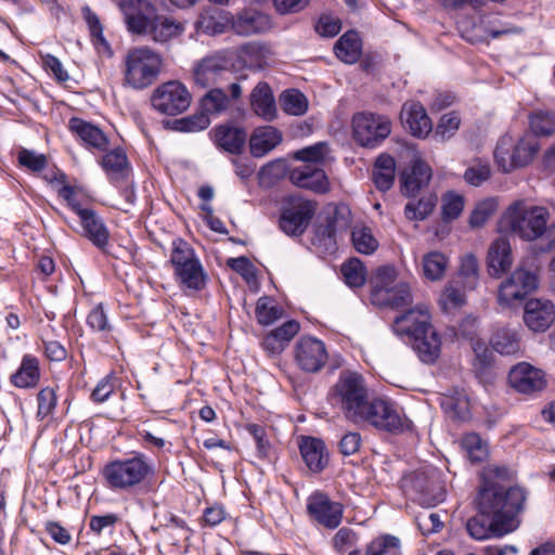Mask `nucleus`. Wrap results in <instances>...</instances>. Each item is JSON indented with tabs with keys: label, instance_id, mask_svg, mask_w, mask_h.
Listing matches in <instances>:
<instances>
[{
	"label": "nucleus",
	"instance_id": "1",
	"mask_svg": "<svg viewBox=\"0 0 555 555\" xmlns=\"http://www.w3.org/2000/svg\"><path fill=\"white\" fill-rule=\"evenodd\" d=\"M127 30L132 35L146 37L158 44H167L180 38L185 23L157 12L147 0H117L116 2Z\"/></svg>",
	"mask_w": 555,
	"mask_h": 555
},
{
	"label": "nucleus",
	"instance_id": "2",
	"mask_svg": "<svg viewBox=\"0 0 555 555\" xmlns=\"http://www.w3.org/2000/svg\"><path fill=\"white\" fill-rule=\"evenodd\" d=\"M526 491L518 486L483 481L476 498L477 509L488 513L501 528L512 532L519 526V514L525 509Z\"/></svg>",
	"mask_w": 555,
	"mask_h": 555
},
{
	"label": "nucleus",
	"instance_id": "3",
	"mask_svg": "<svg viewBox=\"0 0 555 555\" xmlns=\"http://www.w3.org/2000/svg\"><path fill=\"white\" fill-rule=\"evenodd\" d=\"M511 231L524 241H535L546 234L551 244H555V223L547 228L550 212L545 207L516 201L504 214Z\"/></svg>",
	"mask_w": 555,
	"mask_h": 555
},
{
	"label": "nucleus",
	"instance_id": "4",
	"mask_svg": "<svg viewBox=\"0 0 555 555\" xmlns=\"http://www.w3.org/2000/svg\"><path fill=\"white\" fill-rule=\"evenodd\" d=\"M153 474V465L143 453H137L132 457L111 461L101 469L105 487L112 491L119 492L134 490Z\"/></svg>",
	"mask_w": 555,
	"mask_h": 555
},
{
	"label": "nucleus",
	"instance_id": "5",
	"mask_svg": "<svg viewBox=\"0 0 555 555\" xmlns=\"http://www.w3.org/2000/svg\"><path fill=\"white\" fill-rule=\"evenodd\" d=\"M122 63L124 85L134 90H143L157 80L163 59L149 47H137L128 50Z\"/></svg>",
	"mask_w": 555,
	"mask_h": 555
},
{
	"label": "nucleus",
	"instance_id": "6",
	"mask_svg": "<svg viewBox=\"0 0 555 555\" xmlns=\"http://www.w3.org/2000/svg\"><path fill=\"white\" fill-rule=\"evenodd\" d=\"M352 423H365L391 434H400L411 426L410 420L397 404L382 398L369 400Z\"/></svg>",
	"mask_w": 555,
	"mask_h": 555
},
{
	"label": "nucleus",
	"instance_id": "7",
	"mask_svg": "<svg viewBox=\"0 0 555 555\" xmlns=\"http://www.w3.org/2000/svg\"><path fill=\"white\" fill-rule=\"evenodd\" d=\"M333 398L346 418L353 422L370 400L364 378L356 372H341L333 387Z\"/></svg>",
	"mask_w": 555,
	"mask_h": 555
},
{
	"label": "nucleus",
	"instance_id": "8",
	"mask_svg": "<svg viewBox=\"0 0 555 555\" xmlns=\"http://www.w3.org/2000/svg\"><path fill=\"white\" fill-rule=\"evenodd\" d=\"M539 150V143L534 135L527 133L514 145L511 135L500 138L494 150V158L504 172L514 168L525 167L530 164Z\"/></svg>",
	"mask_w": 555,
	"mask_h": 555
},
{
	"label": "nucleus",
	"instance_id": "9",
	"mask_svg": "<svg viewBox=\"0 0 555 555\" xmlns=\"http://www.w3.org/2000/svg\"><path fill=\"white\" fill-rule=\"evenodd\" d=\"M318 204L302 196L292 195L285 198L280 216V228L289 236H300L315 215Z\"/></svg>",
	"mask_w": 555,
	"mask_h": 555
},
{
	"label": "nucleus",
	"instance_id": "10",
	"mask_svg": "<svg viewBox=\"0 0 555 555\" xmlns=\"http://www.w3.org/2000/svg\"><path fill=\"white\" fill-rule=\"evenodd\" d=\"M246 79L245 75L234 76L231 83L207 89L199 100V108L208 117L220 116L233 107L240 109L243 95L242 82Z\"/></svg>",
	"mask_w": 555,
	"mask_h": 555
},
{
	"label": "nucleus",
	"instance_id": "11",
	"mask_svg": "<svg viewBox=\"0 0 555 555\" xmlns=\"http://www.w3.org/2000/svg\"><path fill=\"white\" fill-rule=\"evenodd\" d=\"M233 73L228 66L224 53L207 55L196 62L192 70V80L196 88L207 90L233 82Z\"/></svg>",
	"mask_w": 555,
	"mask_h": 555
},
{
	"label": "nucleus",
	"instance_id": "12",
	"mask_svg": "<svg viewBox=\"0 0 555 555\" xmlns=\"http://www.w3.org/2000/svg\"><path fill=\"white\" fill-rule=\"evenodd\" d=\"M391 132V121L384 115L358 113L352 118L354 140L364 147L379 145Z\"/></svg>",
	"mask_w": 555,
	"mask_h": 555
},
{
	"label": "nucleus",
	"instance_id": "13",
	"mask_svg": "<svg viewBox=\"0 0 555 555\" xmlns=\"http://www.w3.org/2000/svg\"><path fill=\"white\" fill-rule=\"evenodd\" d=\"M192 101L186 87L177 80H170L158 86L152 93V106L164 115L175 116L185 112Z\"/></svg>",
	"mask_w": 555,
	"mask_h": 555
},
{
	"label": "nucleus",
	"instance_id": "14",
	"mask_svg": "<svg viewBox=\"0 0 555 555\" xmlns=\"http://www.w3.org/2000/svg\"><path fill=\"white\" fill-rule=\"evenodd\" d=\"M537 285V275L531 270L519 267L501 284L498 301L503 307H509L515 301L522 300Z\"/></svg>",
	"mask_w": 555,
	"mask_h": 555
},
{
	"label": "nucleus",
	"instance_id": "15",
	"mask_svg": "<svg viewBox=\"0 0 555 555\" xmlns=\"http://www.w3.org/2000/svg\"><path fill=\"white\" fill-rule=\"evenodd\" d=\"M307 511L318 524L328 529H335L343 520L344 506L332 501L326 494L315 492L308 499Z\"/></svg>",
	"mask_w": 555,
	"mask_h": 555
},
{
	"label": "nucleus",
	"instance_id": "16",
	"mask_svg": "<svg viewBox=\"0 0 555 555\" xmlns=\"http://www.w3.org/2000/svg\"><path fill=\"white\" fill-rule=\"evenodd\" d=\"M272 27L270 15L255 8H247L232 15V30L242 37L266 34Z\"/></svg>",
	"mask_w": 555,
	"mask_h": 555
},
{
	"label": "nucleus",
	"instance_id": "17",
	"mask_svg": "<svg viewBox=\"0 0 555 555\" xmlns=\"http://www.w3.org/2000/svg\"><path fill=\"white\" fill-rule=\"evenodd\" d=\"M509 385L520 393L533 395L546 386L544 373L527 362L512 367L508 374Z\"/></svg>",
	"mask_w": 555,
	"mask_h": 555
},
{
	"label": "nucleus",
	"instance_id": "18",
	"mask_svg": "<svg viewBox=\"0 0 555 555\" xmlns=\"http://www.w3.org/2000/svg\"><path fill=\"white\" fill-rule=\"evenodd\" d=\"M327 352L324 344L312 337H302L296 345V361L301 370L315 373L326 363Z\"/></svg>",
	"mask_w": 555,
	"mask_h": 555
},
{
	"label": "nucleus",
	"instance_id": "19",
	"mask_svg": "<svg viewBox=\"0 0 555 555\" xmlns=\"http://www.w3.org/2000/svg\"><path fill=\"white\" fill-rule=\"evenodd\" d=\"M431 326L430 314L426 307L417 306L398 315L392 328L396 334L414 339L416 336L426 333Z\"/></svg>",
	"mask_w": 555,
	"mask_h": 555
},
{
	"label": "nucleus",
	"instance_id": "20",
	"mask_svg": "<svg viewBox=\"0 0 555 555\" xmlns=\"http://www.w3.org/2000/svg\"><path fill=\"white\" fill-rule=\"evenodd\" d=\"M555 320V306L548 299L532 298L525 305L524 321L533 332H544Z\"/></svg>",
	"mask_w": 555,
	"mask_h": 555
},
{
	"label": "nucleus",
	"instance_id": "21",
	"mask_svg": "<svg viewBox=\"0 0 555 555\" xmlns=\"http://www.w3.org/2000/svg\"><path fill=\"white\" fill-rule=\"evenodd\" d=\"M82 235L102 253L108 254L109 231L103 219L92 209L79 211Z\"/></svg>",
	"mask_w": 555,
	"mask_h": 555
},
{
	"label": "nucleus",
	"instance_id": "22",
	"mask_svg": "<svg viewBox=\"0 0 555 555\" xmlns=\"http://www.w3.org/2000/svg\"><path fill=\"white\" fill-rule=\"evenodd\" d=\"M431 168L423 160L416 159L400 175L402 193L408 197L416 196L431 179Z\"/></svg>",
	"mask_w": 555,
	"mask_h": 555
},
{
	"label": "nucleus",
	"instance_id": "23",
	"mask_svg": "<svg viewBox=\"0 0 555 555\" xmlns=\"http://www.w3.org/2000/svg\"><path fill=\"white\" fill-rule=\"evenodd\" d=\"M291 182L301 189L317 193L328 191V179L323 169L311 164H304L289 172Z\"/></svg>",
	"mask_w": 555,
	"mask_h": 555
},
{
	"label": "nucleus",
	"instance_id": "24",
	"mask_svg": "<svg viewBox=\"0 0 555 555\" xmlns=\"http://www.w3.org/2000/svg\"><path fill=\"white\" fill-rule=\"evenodd\" d=\"M214 143L230 154H240L247 140V132L231 124L216 126L209 132Z\"/></svg>",
	"mask_w": 555,
	"mask_h": 555
},
{
	"label": "nucleus",
	"instance_id": "25",
	"mask_svg": "<svg viewBox=\"0 0 555 555\" xmlns=\"http://www.w3.org/2000/svg\"><path fill=\"white\" fill-rule=\"evenodd\" d=\"M400 116L411 134L416 138L424 139L433 130V122L424 106L418 102L404 103Z\"/></svg>",
	"mask_w": 555,
	"mask_h": 555
},
{
	"label": "nucleus",
	"instance_id": "26",
	"mask_svg": "<svg viewBox=\"0 0 555 555\" xmlns=\"http://www.w3.org/2000/svg\"><path fill=\"white\" fill-rule=\"evenodd\" d=\"M299 450L301 457L312 473L322 472L328 463V454L324 442L318 438L304 437Z\"/></svg>",
	"mask_w": 555,
	"mask_h": 555
},
{
	"label": "nucleus",
	"instance_id": "27",
	"mask_svg": "<svg viewBox=\"0 0 555 555\" xmlns=\"http://www.w3.org/2000/svg\"><path fill=\"white\" fill-rule=\"evenodd\" d=\"M69 130L89 147L105 151L108 146L106 134L95 125L81 118L73 117L68 122Z\"/></svg>",
	"mask_w": 555,
	"mask_h": 555
},
{
	"label": "nucleus",
	"instance_id": "28",
	"mask_svg": "<svg viewBox=\"0 0 555 555\" xmlns=\"http://www.w3.org/2000/svg\"><path fill=\"white\" fill-rule=\"evenodd\" d=\"M196 28L207 35H219L232 29V15L218 8L205 9L196 21Z\"/></svg>",
	"mask_w": 555,
	"mask_h": 555
},
{
	"label": "nucleus",
	"instance_id": "29",
	"mask_svg": "<svg viewBox=\"0 0 555 555\" xmlns=\"http://www.w3.org/2000/svg\"><path fill=\"white\" fill-rule=\"evenodd\" d=\"M250 106L256 115L271 121L276 116L275 100L268 82L260 81L250 93Z\"/></svg>",
	"mask_w": 555,
	"mask_h": 555
},
{
	"label": "nucleus",
	"instance_id": "30",
	"mask_svg": "<svg viewBox=\"0 0 555 555\" xmlns=\"http://www.w3.org/2000/svg\"><path fill=\"white\" fill-rule=\"evenodd\" d=\"M282 142V132L272 126L258 127L249 139L250 153L262 157Z\"/></svg>",
	"mask_w": 555,
	"mask_h": 555
},
{
	"label": "nucleus",
	"instance_id": "31",
	"mask_svg": "<svg viewBox=\"0 0 555 555\" xmlns=\"http://www.w3.org/2000/svg\"><path fill=\"white\" fill-rule=\"evenodd\" d=\"M40 376L39 360L33 354H25L18 369L10 376V382L16 388H34L38 385Z\"/></svg>",
	"mask_w": 555,
	"mask_h": 555
},
{
	"label": "nucleus",
	"instance_id": "32",
	"mask_svg": "<svg viewBox=\"0 0 555 555\" xmlns=\"http://www.w3.org/2000/svg\"><path fill=\"white\" fill-rule=\"evenodd\" d=\"M495 524V519L490 517L488 513L478 511V514L470 517L466 522L468 534L475 540H485L491 537H502L509 533Z\"/></svg>",
	"mask_w": 555,
	"mask_h": 555
},
{
	"label": "nucleus",
	"instance_id": "33",
	"mask_svg": "<svg viewBox=\"0 0 555 555\" xmlns=\"http://www.w3.org/2000/svg\"><path fill=\"white\" fill-rule=\"evenodd\" d=\"M512 264L511 245L505 238L495 240L488 251V271L492 276H500Z\"/></svg>",
	"mask_w": 555,
	"mask_h": 555
},
{
	"label": "nucleus",
	"instance_id": "34",
	"mask_svg": "<svg viewBox=\"0 0 555 555\" xmlns=\"http://www.w3.org/2000/svg\"><path fill=\"white\" fill-rule=\"evenodd\" d=\"M412 347L424 363H434L441 351V339L431 326L426 333L412 339Z\"/></svg>",
	"mask_w": 555,
	"mask_h": 555
},
{
	"label": "nucleus",
	"instance_id": "35",
	"mask_svg": "<svg viewBox=\"0 0 555 555\" xmlns=\"http://www.w3.org/2000/svg\"><path fill=\"white\" fill-rule=\"evenodd\" d=\"M335 55L347 64H354L361 56L362 42L359 34L354 30L345 33L334 46Z\"/></svg>",
	"mask_w": 555,
	"mask_h": 555
},
{
	"label": "nucleus",
	"instance_id": "36",
	"mask_svg": "<svg viewBox=\"0 0 555 555\" xmlns=\"http://www.w3.org/2000/svg\"><path fill=\"white\" fill-rule=\"evenodd\" d=\"M490 345L500 354L514 356L520 350V335L515 328H498L491 339Z\"/></svg>",
	"mask_w": 555,
	"mask_h": 555
},
{
	"label": "nucleus",
	"instance_id": "37",
	"mask_svg": "<svg viewBox=\"0 0 555 555\" xmlns=\"http://www.w3.org/2000/svg\"><path fill=\"white\" fill-rule=\"evenodd\" d=\"M396 160L392 156L383 154L376 162L372 172L374 184L379 191H388L395 181Z\"/></svg>",
	"mask_w": 555,
	"mask_h": 555
},
{
	"label": "nucleus",
	"instance_id": "38",
	"mask_svg": "<svg viewBox=\"0 0 555 555\" xmlns=\"http://www.w3.org/2000/svg\"><path fill=\"white\" fill-rule=\"evenodd\" d=\"M444 412L453 420L467 421L470 418V402L466 393L455 390L446 395L441 401Z\"/></svg>",
	"mask_w": 555,
	"mask_h": 555
},
{
	"label": "nucleus",
	"instance_id": "39",
	"mask_svg": "<svg viewBox=\"0 0 555 555\" xmlns=\"http://www.w3.org/2000/svg\"><path fill=\"white\" fill-rule=\"evenodd\" d=\"M412 300L413 298L410 285L406 282L400 281L386 291L385 294H382L380 298L374 299L373 302L379 306L398 309L410 305Z\"/></svg>",
	"mask_w": 555,
	"mask_h": 555
},
{
	"label": "nucleus",
	"instance_id": "40",
	"mask_svg": "<svg viewBox=\"0 0 555 555\" xmlns=\"http://www.w3.org/2000/svg\"><path fill=\"white\" fill-rule=\"evenodd\" d=\"M238 57L250 68H262L270 55L268 46L259 42H247L238 47Z\"/></svg>",
	"mask_w": 555,
	"mask_h": 555
},
{
	"label": "nucleus",
	"instance_id": "41",
	"mask_svg": "<svg viewBox=\"0 0 555 555\" xmlns=\"http://www.w3.org/2000/svg\"><path fill=\"white\" fill-rule=\"evenodd\" d=\"M175 274L179 283L189 289L201 291L206 285V274L199 259L176 270Z\"/></svg>",
	"mask_w": 555,
	"mask_h": 555
},
{
	"label": "nucleus",
	"instance_id": "42",
	"mask_svg": "<svg viewBox=\"0 0 555 555\" xmlns=\"http://www.w3.org/2000/svg\"><path fill=\"white\" fill-rule=\"evenodd\" d=\"M336 219L326 217L323 223L315 227L312 244L325 253L336 249Z\"/></svg>",
	"mask_w": 555,
	"mask_h": 555
},
{
	"label": "nucleus",
	"instance_id": "43",
	"mask_svg": "<svg viewBox=\"0 0 555 555\" xmlns=\"http://www.w3.org/2000/svg\"><path fill=\"white\" fill-rule=\"evenodd\" d=\"M411 488L418 496L421 503L436 504L439 500L436 499L435 488L436 485L426 473L416 472L410 479Z\"/></svg>",
	"mask_w": 555,
	"mask_h": 555
},
{
	"label": "nucleus",
	"instance_id": "44",
	"mask_svg": "<svg viewBox=\"0 0 555 555\" xmlns=\"http://www.w3.org/2000/svg\"><path fill=\"white\" fill-rule=\"evenodd\" d=\"M422 263L424 276L430 281H438L443 278L449 259L440 251H430L424 255Z\"/></svg>",
	"mask_w": 555,
	"mask_h": 555
},
{
	"label": "nucleus",
	"instance_id": "45",
	"mask_svg": "<svg viewBox=\"0 0 555 555\" xmlns=\"http://www.w3.org/2000/svg\"><path fill=\"white\" fill-rule=\"evenodd\" d=\"M459 276L464 288L473 291L479 282V263L475 255L466 254L461 257Z\"/></svg>",
	"mask_w": 555,
	"mask_h": 555
},
{
	"label": "nucleus",
	"instance_id": "46",
	"mask_svg": "<svg viewBox=\"0 0 555 555\" xmlns=\"http://www.w3.org/2000/svg\"><path fill=\"white\" fill-rule=\"evenodd\" d=\"M437 202V195L428 193L422 196L417 203L409 202L404 207V215L409 220H424L433 212Z\"/></svg>",
	"mask_w": 555,
	"mask_h": 555
},
{
	"label": "nucleus",
	"instance_id": "47",
	"mask_svg": "<svg viewBox=\"0 0 555 555\" xmlns=\"http://www.w3.org/2000/svg\"><path fill=\"white\" fill-rule=\"evenodd\" d=\"M170 128L179 132H198L207 129L210 118L202 109L193 115L178 118L169 122Z\"/></svg>",
	"mask_w": 555,
	"mask_h": 555
},
{
	"label": "nucleus",
	"instance_id": "48",
	"mask_svg": "<svg viewBox=\"0 0 555 555\" xmlns=\"http://www.w3.org/2000/svg\"><path fill=\"white\" fill-rule=\"evenodd\" d=\"M283 111L293 116H301L308 109V100L306 95L297 89L284 91L280 98Z\"/></svg>",
	"mask_w": 555,
	"mask_h": 555
},
{
	"label": "nucleus",
	"instance_id": "49",
	"mask_svg": "<svg viewBox=\"0 0 555 555\" xmlns=\"http://www.w3.org/2000/svg\"><path fill=\"white\" fill-rule=\"evenodd\" d=\"M345 283L349 287L358 288L364 285L366 281V270L361 260L351 258L344 262L340 268Z\"/></svg>",
	"mask_w": 555,
	"mask_h": 555
},
{
	"label": "nucleus",
	"instance_id": "50",
	"mask_svg": "<svg viewBox=\"0 0 555 555\" xmlns=\"http://www.w3.org/2000/svg\"><path fill=\"white\" fill-rule=\"evenodd\" d=\"M530 128L534 137H550L555 133V114L535 111L529 116Z\"/></svg>",
	"mask_w": 555,
	"mask_h": 555
},
{
	"label": "nucleus",
	"instance_id": "51",
	"mask_svg": "<svg viewBox=\"0 0 555 555\" xmlns=\"http://www.w3.org/2000/svg\"><path fill=\"white\" fill-rule=\"evenodd\" d=\"M397 271L392 266H384L376 270L375 280L372 288V301L376 298H380L382 294H385L390 287L397 284Z\"/></svg>",
	"mask_w": 555,
	"mask_h": 555
},
{
	"label": "nucleus",
	"instance_id": "52",
	"mask_svg": "<svg viewBox=\"0 0 555 555\" xmlns=\"http://www.w3.org/2000/svg\"><path fill=\"white\" fill-rule=\"evenodd\" d=\"M365 555H401L400 540L388 534L378 537L366 546Z\"/></svg>",
	"mask_w": 555,
	"mask_h": 555
},
{
	"label": "nucleus",
	"instance_id": "53",
	"mask_svg": "<svg viewBox=\"0 0 555 555\" xmlns=\"http://www.w3.org/2000/svg\"><path fill=\"white\" fill-rule=\"evenodd\" d=\"M196 260H198V258L194 249L185 241L178 238L172 242L170 262L175 271L182 267H188V264Z\"/></svg>",
	"mask_w": 555,
	"mask_h": 555
},
{
	"label": "nucleus",
	"instance_id": "54",
	"mask_svg": "<svg viewBox=\"0 0 555 555\" xmlns=\"http://www.w3.org/2000/svg\"><path fill=\"white\" fill-rule=\"evenodd\" d=\"M351 238L354 248L361 254L370 255L378 247V242L367 227H354L351 232Z\"/></svg>",
	"mask_w": 555,
	"mask_h": 555
},
{
	"label": "nucleus",
	"instance_id": "55",
	"mask_svg": "<svg viewBox=\"0 0 555 555\" xmlns=\"http://www.w3.org/2000/svg\"><path fill=\"white\" fill-rule=\"evenodd\" d=\"M462 447L470 462H482L488 455L487 444L475 433L466 434L463 437Z\"/></svg>",
	"mask_w": 555,
	"mask_h": 555
},
{
	"label": "nucleus",
	"instance_id": "56",
	"mask_svg": "<svg viewBox=\"0 0 555 555\" xmlns=\"http://www.w3.org/2000/svg\"><path fill=\"white\" fill-rule=\"evenodd\" d=\"M491 176V167L487 160L476 158L464 172V180L474 186L481 185Z\"/></svg>",
	"mask_w": 555,
	"mask_h": 555
},
{
	"label": "nucleus",
	"instance_id": "57",
	"mask_svg": "<svg viewBox=\"0 0 555 555\" xmlns=\"http://www.w3.org/2000/svg\"><path fill=\"white\" fill-rule=\"evenodd\" d=\"M328 152L330 147L326 142H318L313 145L297 151L294 154V157L297 160L304 162L305 164L315 165L322 163Z\"/></svg>",
	"mask_w": 555,
	"mask_h": 555
},
{
	"label": "nucleus",
	"instance_id": "58",
	"mask_svg": "<svg viewBox=\"0 0 555 555\" xmlns=\"http://www.w3.org/2000/svg\"><path fill=\"white\" fill-rule=\"evenodd\" d=\"M498 203L494 198H486L479 202L473 210L469 224L472 228H481L488 219L495 212Z\"/></svg>",
	"mask_w": 555,
	"mask_h": 555
},
{
	"label": "nucleus",
	"instance_id": "59",
	"mask_svg": "<svg viewBox=\"0 0 555 555\" xmlns=\"http://www.w3.org/2000/svg\"><path fill=\"white\" fill-rule=\"evenodd\" d=\"M101 165L106 173H119L128 166V158L124 150L115 149L102 157Z\"/></svg>",
	"mask_w": 555,
	"mask_h": 555
},
{
	"label": "nucleus",
	"instance_id": "60",
	"mask_svg": "<svg viewBox=\"0 0 555 555\" xmlns=\"http://www.w3.org/2000/svg\"><path fill=\"white\" fill-rule=\"evenodd\" d=\"M256 318L262 325H270L282 317L283 310L278 306H270L266 297L259 298L256 306Z\"/></svg>",
	"mask_w": 555,
	"mask_h": 555
},
{
	"label": "nucleus",
	"instance_id": "61",
	"mask_svg": "<svg viewBox=\"0 0 555 555\" xmlns=\"http://www.w3.org/2000/svg\"><path fill=\"white\" fill-rule=\"evenodd\" d=\"M38 411L37 416L40 418H44L52 414L56 406V391L54 387H44L42 388L38 395Z\"/></svg>",
	"mask_w": 555,
	"mask_h": 555
},
{
	"label": "nucleus",
	"instance_id": "62",
	"mask_svg": "<svg viewBox=\"0 0 555 555\" xmlns=\"http://www.w3.org/2000/svg\"><path fill=\"white\" fill-rule=\"evenodd\" d=\"M415 521L424 535L439 532L443 527V522L441 521L440 516L437 513L429 511L418 513Z\"/></svg>",
	"mask_w": 555,
	"mask_h": 555
},
{
	"label": "nucleus",
	"instance_id": "63",
	"mask_svg": "<svg viewBox=\"0 0 555 555\" xmlns=\"http://www.w3.org/2000/svg\"><path fill=\"white\" fill-rule=\"evenodd\" d=\"M17 159L21 166L35 172L43 170L48 165V159L44 154H38L27 149H22L18 152Z\"/></svg>",
	"mask_w": 555,
	"mask_h": 555
},
{
	"label": "nucleus",
	"instance_id": "64",
	"mask_svg": "<svg viewBox=\"0 0 555 555\" xmlns=\"http://www.w3.org/2000/svg\"><path fill=\"white\" fill-rule=\"evenodd\" d=\"M439 301L442 309L448 311L463 306L465 302V295L461 289L449 284L444 287Z\"/></svg>",
	"mask_w": 555,
	"mask_h": 555
}]
</instances>
